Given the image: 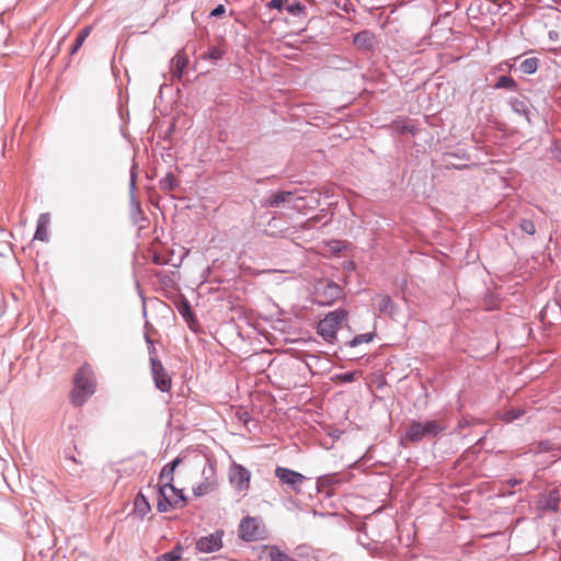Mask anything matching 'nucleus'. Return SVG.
Instances as JSON below:
<instances>
[{"instance_id":"nucleus-1","label":"nucleus","mask_w":561,"mask_h":561,"mask_svg":"<svg viewBox=\"0 0 561 561\" xmlns=\"http://www.w3.org/2000/svg\"><path fill=\"white\" fill-rule=\"evenodd\" d=\"M348 311L344 308L328 312L323 319L318 322L317 333L329 344H336L337 331L343 323L347 321Z\"/></svg>"},{"instance_id":"nucleus-2","label":"nucleus","mask_w":561,"mask_h":561,"mask_svg":"<svg viewBox=\"0 0 561 561\" xmlns=\"http://www.w3.org/2000/svg\"><path fill=\"white\" fill-rule=\"evenodd\" d=\"M446 426L438 420L411 421L405 428V438L413 444L439 436Z\"/></svg>"},{"instance_id":"nucleus-3","label":"nucleus","mask_w":561,"mask_h":561,"mask_svg":"<svg viewBox=\"0 0 561 561\" xmlns=\"http://www.w3.org/2000/svg\"><path fill=\"white\" fill-rule=\"evenodd\" d=\"M96 383L92 371L88 367H81L73 378L71 402L75 407H81L89 397L95 392Z\"/></svg>"},{"instance_id":"nucleus-4","label":"nucleus","mask_w":561,"mask_h":561,"mask_svg":"<svg viewBox=\"0 0 561 561\" xmlns=\"http://www.w3.org/2000/svg\"><path fill=\"white\" fill-rule=\"evenodd\" d=\"M274 474L283 485H286L287 489L295 493H300L301 485L309 480L302 473L282 466L275 468Z\"/></svg>"},{"instance_id":"nucleus-5","label":"nucleus","mask_w":561,"mask_h":561,"mask_svg":"<svg viewBox=\"0 0 561 561\" xmlns=\"http://www.w3.org/2000/svg\"><path fill=\"white\" fill-rule=\"evenodd\" d=\"M299 201H302V197H296L295 192L293 191H277L271 192L268 196L264 199L263 206L270 208L277 207H299Z\"/></svg>"},{"instance_id":"nucleus-6","label":"nucleus","mask_w":561,"mask_h":561,"mask_svg":"<svg viewBox=\"0 0 561 561\" xmlns=\"http://www.w3.org/2000/svg\"><path fill=\"white\" fill-rule=\"evenodd\" d=\"M150 370L157 389L161 392H169L172 387V379L161 360L150 357Z\"/></svg>"},{"instance_id":"nucleus-7","label":"nucleus","mask_w":561,"mask_h":561,"mask_svg":"<svg viewBox=\"0 0 561 561\" xmlns=\"http://www.w3.org/2000/svg\"><path fill=\"white\" fill-rule=\"evenodd\" d=\"M251 472L241 465H233L230 469L229 479L231 484L238 491H245L249 489Z\"/></svg>"},{"instance_id":"nucleus-8","label":"nucleus","mask_w":561,"mask_h":561,"mask_svg":"<svg viewBox=\"0 0 561 561\" xmlns=\"http://www.w3.org/2000/svg\"><path fill=\"white\" fill-rule=\"evenodd\" d=\"M222 531H215L205 537H201L196 541V549L204 553L218 551L222 547Z\"/></svg>"},{"instance_id":"nucleus-9","label":"nucleus","mask_w":561,"mask_h":561,"mask_svg":"<svg viewBox=\"0 0 561 561\" xmlns=\"http://www.w3.org/2000/svg\"><path fill=\"white\" fill-rule=\"evenodd\" d=\"M239 535L245 541L257 540L260 538L257 519L250 516L243 517L239 525Z\"/></svg>"},{"instance_id":"nucleus-10","label":"nucleus","mask_w":561,"mask_h":561,"mask_svg":"<svg viewBox=\"0 0 561 561\" xmlns=\"http://www.w3.org/2000/svg\"><path fill=\"white\" fill-rule=\"evenodd\" d=\"M182 461L183 458L178 456L172 461L164 465L159 474V483L164 484V488L174 489V471Z\"/></svg>"},{"instance_id":"nucleus-11","label":"nucleus","mask_w":561,"mask_h":561,"mask_svg":"<svg viewBox=\"0 0 561 561\" xmlns=\"http://www.w3.org/2000/svg\"><path fill=\"white\" fill-rule=\"evenodd\" d=\"M561 502L560 492L558 489L550 490L547 494L540 496L538 502L539 508L545 512H559Z\"/></svg>"},{"instance_id":"nucleus-12","label":"nucleus","mask_w":561,"mask_h":561,"mask_svg":"<svg viewBox=\"0 0 561 561\" xmlns=\"http://www.w3.org/2000/svg\"><path fill=\"white\" fill-rule=\"evenodd\" d=\"M342 293H343V289L340 285H337L336 283L334 282H328L323 289H322V293L319 294L320 296V300H319V304L321 305H332L334 301H336L337 299H340L342 297Z\"/></svg>"},{"instance_id":"nucleus-13","label":"nucleus","mask_w":561,"mask_h":561,"mask_svg":"<svg viewBox=\"0 0 561 561\" xmlns=\"http://www.w3.org/2000/svg\"><path fill=\"white\" fill-rule=\"evenodd\" d=\"M175 307L181 317L187 322L190 328L193 329V324L197 323V320L192 310L190 300L185 296L181 295L175 301Z\"/></svg>"},{"instance_id":"nucleus-14","label":"nucleus","mask_w":561,"mask_h":561,"mask_svg":"<svg viewBox=\"0 0 561 561\" xmlns=\"http://www.w3.org/2000/svg\"><path fill=\"white\" fill-rule=\"evenodd\" d=\"M391 129L392 131L399 134V135H411L415 136L419 131L417 126L413 123L412 119L409 118H401L396 119L391 123Z\"/></svg>"},{"instance_id":"nucleus-15","label":"nucleus","mask_w":561,"mask_h":561,"mask_svg":"<svg viewBox=\"0 0 561 561\" xmlns=\"http://www.w3.org/2000/svg\"><path fill=\"white\" fill-rule=\"evenodd\" d=\"M374 33L368 30H363L354 36V45L362 50L370 51L374 49Z\"/></svg>"},{"instance_id":"nucleus-16","label":"nucleus","mask_w":561,"mask_h":561,"mask_svg":"<svg viewBox=\"0 0 561 561\" xmlns=\"http://www.w3.org/2000/svg\"><path fill=\"white\" fill-rule=\"evenodd\" d=\"M169 488H164V484L158 485V501H157V510L160 513H167L170 510H173V499L170 497V495L167 493Z\"/></svg>"},{"instance_id":"nucleus-17","label":"nucleus","mask_w":561,"mask_h":561,"mask_svg":"<svg viewBox=\"0 0 561 561\" xmlns=\"http://www.w3.org/2000/svg\"><path fill=\"white\" fill-rule=\"evenodd\" d=\"M50 218L48 214H41L37 219V226L36 231L34 234V240L39 241H48L49 239V232H48V225H49Z\"/></svg>"},{"instance_id":"nucleus-18","label":"nucleus","mask_w":561,"mask_h":561,"mask_svg":"<svg viewBox=\"0 0 561 561\" xmlns=\"http://www.w3.org/2000/svg\"><path fill=\"white\" fill-rule=\"evenodd\" d=\"M170 64H171L172 76L180 80L187 67V64H188L187 57L184 55H181V54H176L171 59Z\"/></svg>"},{"instance_id":"nucleus-19","label":"nucleus","mask_w":561,"mask_h":561,"mask_svg":"<svg viewBox=\"0 0 561 561\" xmlns=\"http://www.w3.org/2000/svg\"><path fill=\"white\" fill-rule=\"evenodd\" d=\"M511 108L518 115L524 116L527 122H530V108L527 100L525 99H518V98H512L510 100Z\"/></svg>"},{"instance_id":"nucleus-20","label":"nucleus","mask_w":561,"mask_h":561,"mask_svg":"<svg viewBox=\"0 0 561 561\" xmlns=\"http://www.w3.org/2000/svg\"><path fill=\"white\" fill-rule=\"evenodd\" d=\"M151 511V505L148 499L139 492L134 500V512L141 517H145Z\"/></svg>"},{"instance_id":"nucleus-21","label":"nucleus","mask_w":561,"mask_h":561,"mask_svg":"<svg viewBox=\"0 0 561 561\" xmlns=\"http://www.w3.org/2000/svg\"><path fill=\"white\" fill-rule=\"evenodd\" d=\"M378 310L380 313L393 316L398 311V306L389 295H381L379 298Z\"/></svg>"},{"instance_id":"nucleus-22","label":"nucleus","mask_w":561,"mask_h":561,"mask_svg":"<svg viewBox=\"0 0 561 561\" xmlns=\"http://www.w3.org/2000/svg\"><path fill=\"white\" fill-rule=\"evenodd\" d=\"M91 30H92V26L88 25V26L81 28L77 33L75 42L70 48V55H75L80 49V47L83 45L87 37L90 35Z\"/></svg>"},{"instance_id":"nucleus-23","label":"nucleus","mask_w":561,"mask_h":561,"mask_svg":"<svg viewBox=\"0 0 561 561\" xmlns=\"http://www.w3.org/2000/svg\"><path fill=\"white\" fill-rule=\"evenodd\" d=\"M493 88L497 90L503 89L508 91H516L518 89V83L510 76H501L497 78Z\"/></svg>"},{"instance_id":"nucleus-24","label":"nucleus","mask_w":561,"mask_h":561,"mask_svg":"<svg viewBox=\"0 0 561 561\" xmlns=\"http://www.w3.org/2000/svg\"><path fill=\"white\" fill-rule=\"evenodd\" d=\"M540 60L537 57H530L524 59L519 64V69L525 75H533L538 70Z\"/></svg>"},{"instance_id":"nucleus-25","label":"nucleus","mask_w":561,"mask_h":561,"mask_svg":"<svg viewBox=\"0 0 561 561\" xmlns=\"http://www.w3.org/2000/svg\"><path fill=\"white\" fill-rule=\"evenodd\" d=\"M171 493L174 494L172 505L174 508H183L187 505V496L184 494L183 489H178L174 485V489H169Z\"/></svg>"},{"instance_id":"nucleus-26","label":"nucleus","mask_w":561,"mask_h":561,"mask_svg":"<svg viewBox=\"0 0 561 561\" xmlns=\"http://www.w3.org/2000/svg\"><path fill=\"white\" fill-rule=\"evenodd\" d=\"M376 333L375 332H368L363 334L355 335L351 341L345 343V346L348 347H356L363 343H370L375 339Z\"/></svg>"},{"instance_id":"nucleus-27","label":"nucleus","mask_w":561,"mask_h":561,"mask_svg":"<svg viewBox=\"0 0 561 561\" xmlns=\"http://www.w3.org/2000/svg\"><path fill=\"white\" fill-rule=\"evenodd\" d=\"M159 186L164 192L174 191L179 186V182L176 181L175 176L172 172H169L165 174L164 178H162L159 181Z\"/></svg>"},{"instance_id":"nucleus-28","label":"nucleus","mask_w":561,"mask_h":561,"mask_svg":"<svg viewBox=\"0 0 561 561\" xmlns=\"http://www.w3.org/2000/svg\"><path fill=\"white\" fill-rule=\"evenodd\" d=\"M285 10L295 18L306 16V7L299 1L288 2Z\"/></svg>"},{"instance_id":"nucleus-29","label":"nucleus","mask_w":561,"mask_h":561,"mask_svg":"<svg viewBox=\"0 0 561 561\" xmlns=\"http://www.w3.org/2000/svg\"><path fill=\"white\" fill-rule=\"evenodd\" d=\"M183 548L176 545L172 550L157 557V561H179L181 559Z\"/></svg>"},{"instance_id":"nucleus-30","label":"nucleus","mask_w":561,"mask_h":561,"mask_svg":"<svg viewBox=\"0 0 561 561\" xmlns=\"http://www.w3.org/2000/svg\"><path fill=\"white\" fill-rule=\"evenodd\" d=\"M336 482H339V480L335 479L334 474L321 476L317 479L316 490L318 493H321L324 488H329Z\"/></svg>"},{"instance_id":"nucleus-31","label":"nucleus","mask_w":561,"mask_h":561,"mask_svg":"<svg viewBox=\"0 0 561 561\" xmlns=\"http://www.w3.org/2000/svg\"><path fill=\"white\" fill-rule=\"evenodd\" d=\"M224 56V51L217 47V46H211L208 48L207 51L203 53L201 55V58L205 59V60H210L213 64L217 62L218 60H220Z\"/></svg>"},{"instance_id":"nucleus-32","label":"nucleus","mask_w":561,"mask_h":561,"mask_svg":"<svg viewBox=\"0 0 561 561\" xmlns=\"http://www.w3.org/2000/svg\"><path fill=\"white\" fill-rule=\"evenodd\" d=\"M213 490V483L206 477L203 482L193 488V493L196 497L204 496Z\"/></svg>"},{"instance_id":"nucleus-33","label":"nucleus","mask_w":561,"mask_h":561,"mask_svg":"<svg viewBox=\"0 0 561 561\" xmlns=\"http://www.w3.org/2000/svg\"><path fill=\"white\" fill-rule=\"evenodd\" d=\"M519 228L523 232L529 236H534L536 233V226L530 219H522L519 222Z\"/></svg>"},{"instance_id":"nucleus-34","label":"nucleus","mask_w":561,"mask_h":561,"mask_svg":"<svg viewBox=\"0 0 561 561\" xmlns=\"http://www.w3.org/2000/svg\"><path fill=\"white\" fill-rule=\"evenodd\" d=\"M523 415H524V410L511 409V410L505 412V420L507 422H512V421L518 420Z\"/></svg>"},{"instance_id":"nucleus-35","label":"nucleus","mask_w":561,"mask_h":561,"mask_svg":"<svg viewBox=\"0 0 561 561\" xmlns=\"http://www.w3.org/2000/svg\"><path fill=\"white\" fill-rule=\"evenodd\" d=\"M355 377H356V371H345V373L339 374L336 376V379L342 382L350 383L355 380Z\"/></svg>"},{"instance_id":"nucleus-36","label":"nucleus","mask_w":561,"mask_h":561,"mask_svg":"<svg viewBox=\"0 0 561 561\" xmlns=\"http://www.w3.org/2000/svg\"><path fill=\"white\" fill-rule=\"evenodd\" d=\"M287 3H288V0H271L267 3V7L270 9H275V10L282 12L283 10H285Z\"/></svg>"},{"instance_id":"nucleus-37","label":"nucleus","mask_w":561,"mask_h":561,"mask_svg":"<svg viewBox=\"0 0 561 561\" xmlns=\"http://www.w3.org/2000/svg\"><path fill=\"white\" fill-rule=\"evenodd\" d=\"M226 12V8L224 4H217L211 11H210V16L211 18H220L225 14Z\"/></svg>"},{"instance_id":"nucleus-38","label":"nucleus","mask_w":561,"mask_h":561,"mask_svg":"<svg viewBox=\"0 0 561 561\" xmlns=\"http://www.w3.org/2000/svg\"><path fill=\"white\" fill-rule=\"evenodd\" d=\"M319 222V218L318 217H311L309 218L304 225H302V228L304 229H312L316 227V225Z\"/></svg>"},{"instance_id":"nucleus-39","label":"nucleus","mask_w":561,"mask_h":561,"mask_svg":"<svg viewBox=\"0 0 561 561\" xmlns=\"http://www.w3.org/2000/svg\"><path fill=\"white\" fill-rule=\"evenodd\" d=\"M312 514L314 516H319V517H336L337 516V514H335V513H329V512L323 513V512H319L316 510L312 511Z\"/></svg>"},{"instance_id":"nucleus-40","label":"nucleus","mask_w":561,"mask_h":561,"mask_svg":"<svg viewBox=\"0 0 561 561\" xmlns=\"http://www.w3.org/2000/svg\"><path fill=\"white\" fill-rule=\"evenodd\" d=\"M64 456H65V458H66L67 460H70V461H72V462H75V463H78V461H77V459H76L75 455L71 453V450H70L69 448H67V449H65V450H64Z\"/></svg>"},{"instance_id":"nucleus-41","label":"nucleus","mask_w":561,"mask_h":561,"mask_svg":"<svg viewBox=\"0 0 561 561\" xmlns=\"http://www.w3.org/2000/svg\"><path fill=\"white\" fill-rule=\"evenodd\" d=\"M554 152H556V157L559 161H561V141L557 142L556 144V149H554Z\"/></svg>"},{"instance_id":"nucleus-42","label":"nucleus","mask_w":561,"mask_h":561,"mask_svg":"<svg viewBox=\"0 0 561 561\" xmlns=\"http://www.w3.org/2000/svg\"><path fill=\"white\" fill-rule=\"evenodd\" d=\"M135 181H136V175L131 172L130 173V181H129V186H130V191L131 193L134 192L135 190Z\"/></svg>"},{"instance_id":"nucleus-43","label":"nucleus","mask_w":561,"mask_h":561,"mask_svg":"<svg viewBox=\"0 0 561 561\" xmlns=\"http://www.w3.org/2000/svg\"><path fill=\"white\" fill-rule=\"evenodd\" d=\"M240 420L247 424L249 421H250V415L248 412H243L241 415H240Z\"/></svg>"},{"instance_id":"nucleus-44","label":"nucleus","mask_w":561,"mask_h":561,"mask_svg":"<svg viewBox=\"0 0 561 561\" xmlns=\"http://www.w3.org/2000/svg\"><path fill=\"white\" fill-rule=\"evenodd\" d=\"M520 482H522V481H520V480H518V479H510V480L507 481V484H508L510 486H516V485L520 484Z\"/></svg>"},{"instance_id":"nucleus-45","label":"nucleus","mask_w":561,"mask_h":561,"mask_svg":"<svg viewBox=\"0 0 561 561\" xmlns=\"http://www.w3.org/2000/svg\"><path fill=\"white\" fill-rule=\"evenodd\" d=\"M548 35H549V38H550V39H552V41L558 39V36H559L558 32H557V31H553V30H552V31H549V34H548Z\"/></svg>"},{"instance_id":"nucleus-46","label":"nucleus","mask_w":561,"mask_h":561,"mask_svg":"<svg viewBox=\"0 0 561 561\" xmlns=\"http://www.w3.org/2000/svg\"><path fill=\"white\" fill-rule=\"evenodd\" d=\"M148 353L150 354V357H154L153 355L156 354V347L153 344L148 345Z\"/></svg>"},{"instance_id":"nucleus-47","label":"nucleus","mask_w":561,"mask_h":561,"mask_svg":"<svg viewBox=\"0 0 561 561\" xmlns=\"http://www.w3.org/2000/svg\"><path fill=\"white\" fill-rule=\"evenodd\" d=\"M145 341H146V343H147L148 345L153 344V342H152L151 337H150L147 333L145 334Z\"/></svg>"},{"instance_id":"nucleus-48","label":"nucleus","mask_w":561,"mask_h":561,"mask_svg":"<svg viewBox=\"0 0 561 561\" xmlns=\"http://www.w3.org/2000/svg\"><path fill=\"white\" fill-rule=\"evenodd\" d=\"M332 495H333L332 491L329 490V491L325 492V497H331Z\"/></svg>"},{"instance_id":"nucleus-49","label":"nucleus","mask_w":561,"mask_h":561,"mask_svg":"<svg viewBox=\"0 0 561 561\" xmlns=\"http://www.w3.org/2000/svg\"><path fill=\"white\" fill-rule=\"evenodd\" d=\"M353 266H354V263H353L352 261H350V262L347 263V268H352Z\"/></svg>"},{"instance_id":"nucleus-50","label":"nucleus","mask_w":561,"mask_h":561,"mask_svg":"<svg viewBox=\"0 0 561 561\" xmlns=\"http://www.w3.org/2000/svg\"><path fill=\"white\" fill-rule=\"evenodd\" d=\"M405 285H407V280H405V279H402L401 287L403 288Z\"/></svg>"},{"instance_id":"nucleus-51","label":"nucleus","mask_w":561,"mask_h":561,"mask_svg":"<svg viewBox=\"0 0 561 561\" xmlns=\"http://www.w3.org/2000/svg\"><path fill=\"white\" fill-rule=\"evenodd\" d=\"M456 154L454 153H446V157H455Z\"/></svg>"}]
</instances>
